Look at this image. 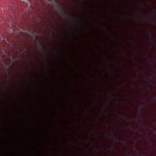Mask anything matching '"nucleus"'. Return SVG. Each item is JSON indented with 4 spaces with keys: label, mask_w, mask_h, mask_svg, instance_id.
<instances>
[{
    "label": "nucleus",
    "mask_w": 156,
    "mask_h": 156,
    "mask_svg": "<svg viewBox=\"0 0 156 156\" xmlns=\"http://www.w3.org/2000/svg\"><path fill=\"white\" fill-rule=\"evenodd\" d=\"M57 7H58V9H59V10L61 12V13H62V14H63V15L66 16V17H68V16H69V15H68V14H67V15H66L64 13V11H63V10L58 5H57Z\"/></svg>",
    "instance_id": "f257e3e1"
},
{
    "label": "nucleus",
    "mask_w": 156,
    "mask_h": 156,
    "mask_svg": "<svg viewBox=\"0 0 156 156\" xmlns=\"http://www.w3.org/2000/svg\"><path fill=\"white\" fill-rule=\"evenodd\" d=\"M41 47L42 49V51L43 52H45V48H44V47L43 46L41 45Z\"/></svg>",
    "instance_id": "f03ea898"
},
{
    "label": "nucleus",
    "mask_w": 156,
    "mask_h": 156,
    "mask_svg": "<svg viewBox=\"0 0 156 156\" xmlns=\"http://www.w3.org/2000/svg\"><path fill=\"white\" fill-rule=\"evenodd\" d=\"M94 147L96 149H97L98 147L97 145H95Z\"/></svg>",
    "instance_id": "7ed1b4c3"
},
{
    "label": "nucleus",
    "mask_w": 156,
    "mask_h": 156,
    "mask_svg": "<svg viewBox=\"0 0 156 156\" xmlns=\"http://www.w3.org/2000/svg\"><path fill=\"white\" fill-rule=\"evenodd\" d=\"M154 16L155 18H156V13L155 12L154 13Z\"/></svg>",
    "instance_id": "20e7f679"
},
{
    "label": "nucleus",
    "mask_w": 156,
    "mask_h": 156,
    "mask_svg": "<svg viewBox=\"0 0 156 156\" xmlns=\"http://www.w3.org/2000/svg\"><path fill=\"white\" fill-rule=\"evenodd\" d=\"M111 136L112 137V138H113V136H112V135H111Z\"/></svg>",
    "instance_id": "39448f33"
}]
</instances>
